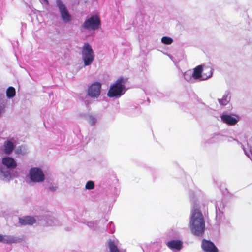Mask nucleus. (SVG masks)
<instances>
[{
    "label": "nucleus",
    "instance_id": "nucleus-1",
    "mask_svg": "<svg viewBox=\"0 0 252 252\" xmlns=\"http://www.w3.org/2000/svg\"><path fill=\"white\" fill-rule=\"evenodd\" d=\"M128 80V78L126 76L119 77L110 86L107 95L110 98H118L120 97L127 90L126 85Z\"/></svg>",
    "mask_w": 252,
    "mask_h": 252
},
{
    "label": "nucleus",
    "instance_id": "nucleus-2",
    "mask_svg": "<svg viewBox=\"0 0 252 252\" xmlns=\"http://www.w3.org/2000/svg\"><path fill=\"white\" fill-rule=\"evenodd\" d=\"M190 227L192 233L196 236L202 235L205 230V221L201 212L198 209L192 212Z\"/></svg>",
    "mask_w": 252,
    "mask_h": 252
},
{
    "label": "nucleus",
    "instance_id": "nucleus-3",
    "mask_svg": "<svg viewBox=\"0 0 252 252\" xmlns=\"http://www.w3.org/2000/svg\"><path fill=\"white\" fill-rule=\"evenodd\" d=\"M82 59L84 66L91 65L95 59L94 52L91 45L86 43L82 47Z\"/></svg>",
    "mask_w": 252,
    "mask_h": 252
},
{
    "label": "nucleus",
    "instance_id": "nucleus-4",
    "mask_svg": "<svg viewBox=\"0 0 252 252\" xmlns=\"http://www.w3.org/2000/svg\"><path fill=\"white\" fill-rule=\"evenodd\" d=\"M83 27L89 30L98 29L101 26V20L98 15L94 14L88 17L83 23Z\"/></svg>",
    "mask_w": 252,
    "mask_h": 252
},
{
    "label": "nucleus",
    "instance_id": "nucleus-5",
    "mask_svg": "<svg viewBox=\"0 0 252 252\" xmlns=\"http://www.w3.org/2000/svg\"><path fill=\"white\" fill-rule=\"evenodd\" d=\"M56 4L59 9L61 18L64 23H69L72 21V16L65 4L60 0L56 1Z\"/></svg>",
    "mask_w": 252,
    "mask_h": 252
},
{
    "label": "nucleus",
    "instance_id": "nucleus-6",
    "mask_svg": "<svg viewBox=\"0 0 252 252\" xmlns=\"http://www.w3.org/2000/svg\"><path fill=\"white\" fill-rule=\"evenodd\" d=\"M101 84L95 82L91 84L88 88L87 94L92 98L97 99L100 95Z\"/></svg>",
    "mask_w": 252,
    "mask_h": 252
},
{
    "label": "nucleus",
    "instance_id": "nucleus-7",
    "mask_svg": "<svg viewBox=\"0 0 252 252\" xmlns=\"http://www.w3.org/2000/svg\"><path fill=\"white\" fill-rule=\"evenodd\" d=\"M29 175L31 180L33 182H42L45 179L44 174L39 168H31L29 171Z\"/></svg>",
    "mask_w": 252,
    "mask_h": 252
},
{
    "label": "nucleus",
    "instance_id": "nucleus-8",
    "mask_svg": "<svg viewBox=\"0 0 252 252\" xmlns=\"http://www.w3.org/2000/svg\"><path fill=\"white\" fill-rule=\"evenodd\" d=\"M222 123L228 126H235L240 120V117L236 114H222L220 116Z\"/></svg>",
    "mask_w": 252,
    "mask_h": 252
},
{
    "label": "nucleus",
    "instance_id": "nucleus-9",
    "mask_svg": "<svg viewBox=\"0 0 252 252\" xmlns=\"http://www.w3.org/2000/svg\"><path fill=\"white\" fill-rule=\"evenodd\" d=\"M17 137H12L8 138L3 144V152L8 155L12 153L17 144Z\"/></svg>",
    "mask_w": 252,
    "mask_h": 252
},
{
    "label": "nucleus",
    "instance_id": "nucleus-10",
    "mask_svg": "<svg viewBox=\"0 0 252 252\" xmlns=\"http://www.w3.org/2000/svg\"><path fill=\"white\" fill-rule=\"evenodd\" d=\"M201 248L205 252H219L218 248L214 244L208 240H202Z\"/></svg>",
    "mask_w": 252,
    "mask_h": 252
},
{
    "label": "nucleus",
    "instance_id": "nucleus-11",
    "mask_svg": "<svg viewBox=\"0 0 252 252\" xmlns=\"http://www.w3.org/2000/svg\"><path fill=\"white\" fill-rule=\"evenodd\" d=\"M22 239L18 238L11 235H3L2 243L11 244L12 243H17L22 242Z\"/></svg>",
    "mask_w": 252,
    "mask_h": 252
},
{
    "label": "nucleus",
    "instance_id": "nucleus-12",
    "mask_svg": "<svg viewBox=\"0 0 252 252\" xmlns=\"http://www.w3.org/2000/svg\"><path fill=\"white\" fill-rule=\"evenodd\" d=\"M203 65L197 66L196 67L193 69L192 72L193 73V76L194 77L195 80L200 79L203 80Z\"/></svg>",
    "mask_w": 252,
    "mask_h": 252
},
{
    "label": "nucleus",
    "instance_id": "nucleus-13",
    "mask_svg": "<svg viewBox=\"0 0 252 252\" xmlns=\"http://www.w3.org/2000/svg\"><path fill=\"white\" fill-rule=\"evenodd\" d=\"M167 245L171 249L180 250L183 247V243L180 240H172L168 242Z\"/></svg>",
    "mask_w": 252,
    "mask_h": 252
},
{
    "label": "nucleus",
    "instance_id": "nucleus-14",
    "mask_svg": "<svg viewBox=\"0 0 252 252\" xmlns=\"http://www.w3.org/2000/svg\"><path fill=\"white\" fill-rule=\"evenodd\" d=\"M36 220L34 217L31 216H26L23 218L19 219V222L21 225H32Z\"/></svg>",
    "mask_w": 252,
    "mask_h": 252
},
{
    "label": "nucleus",
    "instance_id": "nucleus-15",
    "mask_svg": "<svg viewBox=\"0 0 252 252\" xmlns=\"http://www.w3.org/2000/svg\"><path fill=\"white\" fill-rule=\"evenodd\" d=\"M2 162L9 169H14L17 166V163L14 158H2Z\"/></svg>",
    "mask_w": 252,
    "mask_h": 252
},
{
    "label": "nucleus",
    "instance_id": "nucleus-16",
    "mask_svg": "<svg viewBox=\"0 0 252 252\" xmlns=\"http://www.w3.org/2000/svg\"><path fill=\"white\" fill-rule=\"evenodd\" d=\"M203 80H205L210 78L212 76V68L210 66L205 65H203Z\"/></svg>",
    "mask_w": 252,
    "mask_h": 252
},
{
    "label": "nucleus",
    "instance_id": "nucleus-17",
    "mask_svg": "<svg viewBox=\"0 0 252 252\" xmlns=\"http://www.w3.org/2000/svg\"><path fill=\"white\" fill-rule=\"evenodd\" d=\"M230 100V97L229 93L227 92L224 93L221 98L218 100L219 104L221 106H226L229 103Z\"/></svg>",
    "mask_w": 252,
    "mask_h": 252
},
{
    "label": "nucleus",
    "instance_id": "nucleus-18",
    "mask_svg": "<svg viewBox=\"0 0 252 252\" xmlns=\"http://www.w3.org/2000/svg\"><path fill=\"white\" fill-rule=\"evenodd\" d=\"M15 153L19 156H24L28 152V148L25 145H22L17 147L15 151Z\"/></svg>",
    "mask_w": 252,
    "mask_h": 252
},
{
    "label": "nucleus",
    "instance_id": "nucleus-19",
    "mask_svg": "<svg viewBox=\"0 0 252 252\" xmlns=\"http://www.w3.org/2000/svg\"><path fill=\"white\" fill-rule=\"evenodd\" d=\"M184 78L188 82L193 83L194 82V78L191 70H188L184 73Z\"/></svg>",
    "mask_w": 252,
    "mask_h": 252
},
{
    "label": "nucleus",
    "instance_id": "nucleus-20",
    "mask_svg": "<svg viewBox=\"0 0 252 252\" xmlns=\"http://www.w3.org/2000/svg\"><path fill=\"white\" fill-rule=\"evenodd\" d=\"M108 247L110 252H120L119 249L115 244L114 240L109 239L108 241Z\"/></svg>",
    "mask_w": 252,
    "mask_h": 252
},
{
    "label": "nucleus",
    "instance_id": "nucleus-21",
    "mask_svg": "<svg viewBox=\"0 0 252 252\" xmlns=\"http://www.w3.org/2000/svg\"><path fill=\"white\" fill-rule=\"evenodd\" d=\"M86 119L87 123L90 126H94L96 124L97 119L96 117L92 114L87 115Z\"/></svg>",
    "mask_w": 252,
    "mask_h": 252
},
{
    "label": "nucleus",
    "instance_id": "nucleus-22",
    "mask_svg": "<svg viewBox=\"0 0 252 252\" xmlns=\"http://www.w3.org/2000/svg\"><path fill=\"white\" fill-rule=\"evenodd\" d=\"M6 96L8 98H12L16 95V91L13 87H9L6 91Z\"/></svg>",
    "mask_w": 252,
    "mask_h": 252
},
{
    "label": "nucleus",
    "instance_id": "nucleus-23",
    "mask_svg": "<svg viewBox=\"0 0 252 252\" xmlns=\"http://www.w3.org/2000/svg\"><path fill=\"white\" fill-rule=\"evenodd\" d=\"M162 43L165 45H171L173 42V39L169 36H163L161 39Z\"/></svg>",
    "mask_w": 252,
    "mask_h": 252
},
{
    "label": "nucleus",
    "instance_id": "nucleus-24",
    "mask_svg": "<svg viewBox=\"0 0 252 252\" xmlns=\"http://www.w3.org/2000/svg\"><path fill=\"white\" fill-rule=\"evenodd\" d=\"M94 188V183L93 181H88L85 185V188L87 189H93Z\"/></svg>",
    "mask_w": 252,
    "mask_h": 252
},
{
    "label": "nucleus",
    "instance_id": "nucleus-25",
    "mask_svg": "<svg viewBox=\"0 0 252 252\" xmlns=\"http://www.w3.org/2000/svg\"><path fill=\"white\" fill-rule=\"evenodd\" d=\"M5 111V108L3 106L0 105V117L2 116V114Z\"/></svg>",
    "mask_w": 252,
    "mask_h": 252
},
{
    "label": "nucleus",
    "instance_id": "nucleus-26",
    "mask_svg": "<svg viewBox=\"0 0 252 252\" xmlns=\"http://www.w3.org/2000/svg\"><path fill=\"white\" fill-rule=\"evenodd\" d=\"M2 241V235L0 234V242H1Z\"/></svg>",
    "mask_w": 252,
    "mask_h": 252
},
{
    "label": "nucleus",
    "instance_id": "nucleus-27",
    "mask_svg": "<svg viewBox=\"0 0 252 252\" xmlns=\"http://www.w3.org/2000/svg\"><path fill=\"white\" fill-rule=\"evenodd\" d=\"M43 1V2L46 3V4H47L48 3V0H42Z\"/></svg>",
    "mask_w": 252,
    "mask_h": 252
}]
</instances>
